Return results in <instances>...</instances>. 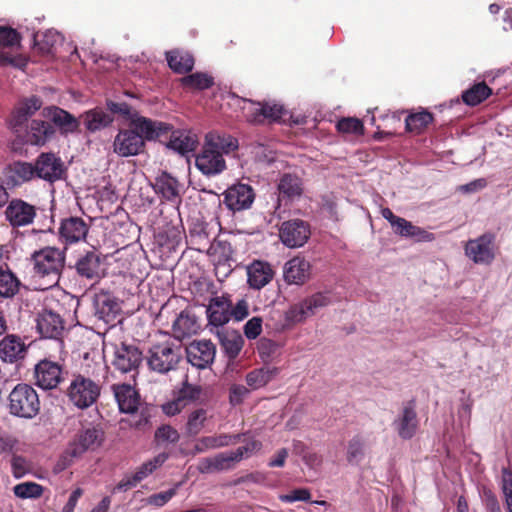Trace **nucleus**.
<instances>
[{
	"mask_svg": "<svg viewBox=\"0 0 512 512\" xmlns=\"http://www.w3.org/2000/svg\"><path fill=\"white\" fill-rule=\"evenodd\" d=\"M238 148V140L226 133L211 131L206 134L201 151L196 155L195 165L202 174L210 177L226 169L224 154Z\"/></svg>",
	"mask_w": 512,
	"mask_h": 512,
	"instance_id": "1",
	"label": "nucleus"
},
{
	"mask_svg": "<svg viewBox=\"0 0 512 512\" xmlns=\"http://www.w3.org/2000/svg\"><path fill=\"white\" fill-rule=\"evenodd\" d=\"M65 249L46 246L31 254L30 261L33 265L32 277L42 281V289L53 287L58 283L65 267Z\"/></svg>",
	"mask_w": 512,
	"mask_h": 512,
	"instance_id": "2",
	"label": "nucleus"
},
{
	"mask_svg": "<svg viewBox=\"0 0 512 512\" xmlns=\"http://www.w3.org/2000/svg\"><path fill=\"white\" fill-rule=\"evenodd\" d=\"M10 414L32 419L40 412L41 403L36 390L25 383L17 384L9 394Z\"/></svg>",
	"mask_w": 512,
	"mask_h": 512,
	"instance_id": "3",
	"label": "nucleus"
},
{
	"mask_svg": "<svg viewBox=\"0 0 512 512\" xmlns=\"http://www.w3.org/2000/svg\"><path fill=\"white\" fill-rule=\"evenodd\" d=\"M101 394V385L82 374H74L67 388L70 402L79 409H86L95 404Z\"/></svg>",
	"mask_w": 512,
	"mask_h": 512,
	"instance_id": "4",
	"label": "nucleus"
},
{
	"mask_svg": "<svg viewBox=\"0 0 512 512\" xmlns=\"http://www.w3.org/2000/svg\"><path fill=\"white\" fill-rule=\"evenodd\" d=\"M146 358L150 370L159 374H166L176 369L181 359V354L179 348L164 342L151 346Z\"/></svg>",
	"mask_w": 512,
	"mask_h": 512,
	"instance_id": "5",
	"label": "nucleus"
},
{
	"mask_svg": "<svg viewBox=\"0 0 512 512\" xmlns=\"http://www.w3.org/2000/svg\"><path fill=\"white\" fill-rule=\"evenodd\" d=\"M496 236L487 232L470 239L464 246L465 255L475 264L490 265L496 257Z\"/></svg>",
	"mask_w": 512,
	"mask_h": 512,
	"instance_id": "6",
	"label": "nucleus"
},
{
	"mask_svg": "<svg viewBox=\"0 0 512 512\" xmlns=\"http://www.w3.org/2000/svg\"><path fill=\"white\" fill-rule=\"evenodd\" d=\"M142 361V351L136 345L125 342L115 345L111 362L115 370L123 374L132 373V376L135 377Z\"/></svg>",
	"mask_w": 512,
	"mask_h": 512,
	"instance_id": "7",
	"label": "nucleus"
},
{
	"mask_svg": "<svg viewBox=\"0 0 512 512\" xmlns=\"http://www.w3.org/2000/svg\"><path fill=\"white\" fill-rule=\"evenodd\" d=\"M331 303L330 297L325 293H315L303 301L292 305L285 313L287 324L292 325L304 321L307 317L314 315L320 308Z\"/></svg>",
	"mask_w": 512,
	"mask_h": 512,
	"instance_id": "8",
	"label": "nucleus"
},
{
	"mask_svg": "<svg viewBox=\"0 0 512 512\" xmlns=\"http://www.w3.org/2000/svg\"><path fill=\"white\" fill-rule=\"evenodd\" d=\"M245 101L250 105L248 108L243 107L245 118L251 124H263L265 121L279 122L286 112L283 105L275 102Z\"/></svg>",
	"mask_w": 512,
	"mask_h": 512,
	"instance_id": "9",
	"label": "nucleus"
},
{
	"mask_svg": "<svg viewBox=\"0 0 512 512\" xmlns=\"http://www.w3.org/2000/svg\"><path fill=\"white\" fill-rule=\"evenodd\" d=\"M35 384L45 390L57 388L65 381L67 371L58 362L43 359L39 361L34 369Z\"/></svg>",
	"mask_w": 512,
	"mask_h": 512,
	"instance_id": "10",
	"label": "nucleus"
},
{
	"mask_svg": "<svg viewBox=\"0 0 512 512\" xmlns=\"http://www.w3.org/2000/svg\"><path fill=\"white\" fill-rule=\"evenodd\" d=\"M310 235V224L298 218L284 221L279 228V237L282 243L289 248L304 246Z\"/></svg>",
	"mask_w": 512,
	"mask_h": 512,
	"instance_id": "11",
	"label": "nucleus"
},
{
	"mask_svg": "<svg viewBox=\"0 0 512 512\" xmlns=\"http://www.w3.org/2000/svg\"><path fill=\"white\" fill-rule=\"evenodd\" d=\"M130 126L139 133L145 144L146 141H166L172 129V125L168 123L141 115H134Z\"/></svg>",
	"mask_w": 512,
	"mask_h": 512,
	"instance_id": "12",
	"label": "nucleus"
},
{
	"mask_svg": "<svg viewBox=\"0 0 512 512\" xmlns=\"http://www.w3.org/2000/svg\"><path fill=\"white\" fill-rule=\"evenodd\" d=\"M146 144L139 133L130 125L127 129H120L113 141V151L120 157H130L142 154Z\"/></svg>",
	"mask_w": 512,
	"mask_h": 512,
	"instance_id": "13",
	"label": "nucleus"
},
{
	"mask_svg": "<svg viewBox=\"0 0 512 512\" xmlns=\"http://www.w3.org/2000/svg\"><path fill=\"white\" fill-rule=\"evenodd\" d=\"M254 200V189L240 182L228 187L223 193V203L233 213L249 209Z\"/></svg>",
	"mask_w": 512,
	"mask_h": 512,
	"instance_id": "14",
	"label": "nucleus"
},
{
	"mask_svg": "<svg viewBox=\"0 0 512 512\" xmlns=\"http://www.w3.org/2000/svg\"><path fill=\"white\" fill-rule=\"evenodd\" d=\"M103 261L101 253L95 250L85 251L74 264L76 274L82 279L98 281L104 275Z\"/></svg>",
	"mask_w": 512,
	"mask_h": 512,
	"instance_id": "15",
	"label": "nucleus"
},
{
	"mask_svg": "<svg viewBox=\"0 0 512 512\" xmlns=\"http://www.w3.org/2000/svg\"><path fill=\"white\" fill-rule=\"evenodd\" d=\"M393 426L398 436L403 440H410L416 435L419 428V418L414 399L403 405L399 415L393 421Z\"/></svg>",
	"mask_w": 512,
	"mask_h": 512,
	"instance_id": "16",
	"label": "nucleus"
},
{
	"mask_svg": "<svg viewBox=\"0 0 512 512\" xmlns=\"http://www.w3.org/2000/svg\"><path fill=\"white\" fill-rule=\"evenodd\" d=\"M36 176L50 183L60 180L65 172L64 163L52 152H42L35 160Z\"/></svg>",
	"mask_w": 512,
	"mask_h": 512,
	"instance_id": "17",
	"label": "nucleus"
},
{
	"mask_svg": "<svg viewBox=\"0 0 512 512\" xmlns=\"http://www.w3.org/2000/svg\"><path fill=\"white\" fill-rule=\"evenodd\" d=\"M36 207L22 199L15 198L8 202L5 210L6 220L12 227H23L33 223Z\"/></svg>",
	"mask_w": 512,
	"mask_h": 512,
	"instance_id": "18",
	"label": "nucleus"
},
{
	"mask_svg": "<svg viewBox=\"0 0 512 512\" xmlns=\"http://www.w3.org/2000/svg\"><path fill=\"white\" fill-rule=\"evenodd\" d=\"M216 347L206 339L195 340L186 347L187 360L199 369H205L213 363Z\"/></svg>",
	"mask_w": 512,
	"mask_h": 512,
	"instance_id": "19",
	"label": "nucleus"
},
{
	"mask_svg": "<svg viewBox=\"0 0 512 512\" xmlns=\"http://www.w3.org/2000/svg\"><path fill=\"white\" fill-rule=\"evenodd\" d=\"M41 114L44 118L48 119L54 127H58L63 135L75 133L79 129L80 121L71 113L60 107H46Z\"/></svg>",
	"mask_w": 512,
	"mask_h": 512,
	"instance_id": "20",
	"label": "nucleus"
},
{
	"mask_svg": "<svg viewBox=\"0 0 512 512\" xmlns=\"http://www.w3.org/2000/svg\"><path fill=\"white\" fill-rule=\"evenodd\" d=\"M104 440V432L98 427H89L81 431L69 448L66 454L71 457H77L88 449L94 450L99 447Z\"/></svg>",
	"mask_w": 512,
	"mask_h": 512,
	"instance_id": "21",
	"label": "nucleus"
},
{
	"mask_svg": "<svg viewBox=\"0 0 512 512\" xmlns=\"http://www.w3.org/2000/svg\"><path fill=\"white\" fill-rule=\"evenodd\" d=\"M240 461V452H222L213 457H205L199 460L198 471L202 474L226 471L233 468L234 463Z\"/></svg>",
	"mask_w": 512,
	"mask_h": 512,
	"instance_id": "22",
	"label": "nucleus"
},
{
	"mask_svg": "<svg viewBox=\"0 0 512 512\" xmlns=\"http://www.w3.org/2000/svg\"><path fill=\"white\" fill-rule=\"evenodd\" d=\"M275 272L272 266L262 260H254L247 266V283L249 287L260 290L269 284L274 278Z\"/></svg>",
	"mask_w": 512,
	"mask_h": 512,
	"instance_id": "23",
	"label": "nucleus"
},
{
	"mask_svg": "<svg viewBox=\"0 0 512 512\" xmlns=\"http://www.w3.org/2000/svg\"><path fill=\"white\" fill-rule=\"evenodd\" d=\"M88 230L87 223L81 217L72 216L61 221L59 235L66 244H73L84 240Z\"/></svg>",
	"mask_w": 512,
	"mask_h": 512,
	"instance_id": "24",
	"label": "nucleus"
},
{
	"mask_svg": "<svg viewBox=\"0 0 512 512\" xmlns=\"http://www.w3.org/2000/svg\"><path fill=\"white\" fill-rule=\"evenodd\" d=\"M231 306L232 300L229 294L212 297L206 309L209 323L213 326H222L228 323Z\"/></svg>",
	"mask_w": 512,
	"mask_h": 512,
	"instance_id": "25",
	"label": "nucleus"
},
{
	"mask_svg": "<svg viewBox=\"0 0 512 512\" xmlns=\"http://www.w3.org/2000/svg\"><path fill=\"white\" fill-rule=\"evenodd\" d=\"M37 178L34 164L26 161H14L6 168L5 182L9 187H19Z\"/></svg>",
	"mask_w": 512,
	"mask_h": 512,
	"instance_id": "26",
	"label": "nucleus"
},
{
	"mask_svg": "<svg viewBox=\"0 0 512 512\" xmlns=\"http://www.w3.org/2000/svg\"><path fill=\"white\" fill-rule=\"evenodd\" d=\"M37 329L45 338L60 339L64 331V321L59 314L43 310L37 317Z\"/></svg>",
	"mask_w": 512,
	"mask_h": 512,
	"instance_id": "27",
	"label": "nucleus"
},
{
	"mask_svg": "<svg viewBox=\"0 0 512 512\" xmlns=\"http://www.w3.org/2000/svg\"><path fill=\"white\" fill-rule=\"evenodd\" d=\"M112 390L120 412L135 413L140 405V395L130 384H114Z\"/></svg>",
	"mask_w": 512,
	"mask_h": 512,
	"instance_id": "28",
	"label": "nucleus"
},
{
	"mask_svg": "<svg viewBox=\"0 0 512 512\" xmlns=\"http://www.w3.org/2000/svg\"><path fill=\"white\" fill-rule=\"evenodd\" d=\"M55 134L56 129L48 119H33L26 132V141L32 145L43 146L51 141Z\"/></svg>",
	"mask_w": 512,
	"mask_h": 512,
	"instance_id": "29",
	"label": "nucleus"
},
{
	"mask_svg": "<svg viewBox=\"0 0 512 512\" xmlns=\"http://www.w3.org/2000/svg\"><path fill=\"white\" fill-rule=\"evenodd\" d=\"M310 263L301 257H294L284 267V279L288 284L302 285L310 277Z\"/></svg>",
	"mask_w": 512,
	"mask_h": 512,
	"instance_id": "30",
	"label": "nucleus"
},
{
	"mask_svg": "<svg viewBox=\"0 0 512 512\" xmlns=\"http://www.w3.org/2000/svg\"><path fill=\"white\" fill-rule=\"evenodd\" d=\"M154 190L161 197L170 202L180 199V183L167 172H162L155 179Z\"/></svg>",
	"mask_w": 512,
	"mask_h": 512,
	"instance_id": "31",
	"label": "nucleus"
},
{
	"mask_svg": "<svg viewBox=\"0 0 512 512\" xmlns=\"http://www.w3.org/2000/svg\"><path fill=\"white\" fill-rule=\"evenodd\" d=\"M26 346L20 337L7 335L0 341V358L9 363L24 358Z\"/></svg>",
	"mask_w": 512,
	"mask_h": 512,
	"instance_id": "32",
	"label": "nucleus"
},
{
	"mask_svg": "<svg viewBox=\"0 0 512 512\" xmlns=\"http://www.w3.org/2000/svg\"><path fill=\"white\" fill-rule=\"evenodd\" d=\"M241 434L222 433L214 436H204L197 440L194 453H203L210 449L226 447L240 440Z\"/></svg>",
	"mask_w": 512,
	"mask_h": 512,
	"instance_id": "33",
	"label": "nucleus"
},
{
	"mask_svg": "<svg viewBox=\"0 0 512 512\" xmlns=\"http://www.w3.org/2000/svg\"><path fill=\"white\" fill-rule=\"evenodd\" d=\"M20 281L4 261L0 248V297L11 298L19 291Z\"/></svg>",
	"mask_w": 512,
	"mask_h": 512,
	"instance_id": "34",
	"label": "nucleus"
},
{
	"mask_svg": "<svg viewBox=\"0 0 512 512\" xmlns=\"http://www.w3.org/2000/svg\"><path fill=\"white\" fill-rule=\"evenodd\" d=\"M174 334L178 338H184L197 333L200 329V324L194 313L190 310H183L175 319L172 325Z\"/></svg>",
	"mask_w": 512,
	"mask_h": 512,
	"instance_id": "35",
	"label": "nucleus"
},
{
	"mask_svg": "<svg viewBox=\"0 0 512 512\" xmlns=\"http://www.w3.org/2000/svg\"><path fill=\"white\" fill-rule=\"evenodd\" d=\"M80 118L83 120L85 128L91 133L106 128L113 122V117L102 108L86 111Z\"/></svg>",
	"mask_w": 512,
	"mask_h": 512,
	"instance_id": "36",
	"label": "nucleus"
},
{
	"mask_svg": "<svg viewBox=\"0 0 512 512\" xmlns=\"http://www.w3.org/2000/svg\"><path fill=\"white\" fill-rule=\"evenodd\" d=\"M208 420V410L198 407L191 410L187 414L186 423L184 425V434L189 438L199 435L206 426Z\"/></svg>",
	"mask_w": 512,
	"mask_h": 512,
	"instance_id": "37",
	"label": "nucleus"
},
{
	"mask_svg": "<svg viewBox=\"0 0 512 512\" xmlns=\"http://www.w3.org/2000/svg\"><path fill=\"white\" fill-rule=\"evenodd\" d=\"M167 140V146L182 155L193 151L197 143L195 136L183 130L174 131L173 128Z\"/></svg>",
	"mask_w": 512,
	"mask_h": 512,
	"instance_id": "38",
	"label": "nucleus"
},
{
	"mask_svg": "<svg viewBox=\"0 0 512 512\" xmlns=\"http://www.w3.org/2000/svg\"><path fill=\"white\" fill-rule=\"evenodd\" d=\"M166 60L169 67L178 74L189 73L194 67L193 56L182 50L175 49L167 52Z\"/></svg>",
	"mask_w": 512,
	"mask_h": 512,
	"instance_id": "39",
	"label": "nucleus"
},
{
	"mask_svg": "<svg viewBox=\"0 0 512 512\" xmlns=\"http://www.w3.org/2000/svg\"><path fill=\"white\" fill-rule=\"evenodd\" d=\"M492 95V89L484 82L473 84L470 88L462 92V100L468 106H477Z\"/></svg>",
	"mask_w": 512,
	"mask_h": 512,
	"instance_id": "40",
	"label": "nucleus"
},
{
	"mask_svg": "<svg viewBox=\"0 0 512 512\" xmlns=\"http://www.w3.org/2000/svg\"><path fill=\"white\" fill-rule=\"evenodd\" d=\"M278 374V368L261 367L253 369L246 375V383L252 390L267 385Z\"/></svg>",
	"mask_w": 512,
	"mask_h": 512,
	"instance_id": "41",
	"label": "nucleus"
},
{
	"mask_svg": "<svg viewBox=\"0 0 512 512\" xmlns=\"http://www.w3.org/2000/svg\"><path fill=\"white\" fill-rule=\"evenodd\" d=\"M278 190L283 197H299L303 192L302 181L298 176L286 173L280 178Z\"/></svg>",
	"mask_w": 512,
	"mask_h": 512,
	"instance_id": "42",
	"label": "nucleus"
},
{
	"mask_svg": "<svg viewBox=\"0 0 512 512\" xmlns=\"http://www.w3.org/2000/svg\"><path fill=\"white\" fill-rule=\"evenodd\" d=\"M180 83L184 89L202 91L211 88L214 79L207 73L196 72L182 77Z\"/></svg>",
	"mask_w": 512,
	"mask_h": 512,
	"instance_id": "43",
	"label": "nucleus"
},
{
	"mask_svg": "<svg viewBox=\"0 0 512 512\" xmlns=\"http://www.w3.org/2000/svg\"><path fill=\"white\" fill-rule=\"evenodd\" d=\"M397 235L404 238H411L416 242H432L435 240V235L419 226L414 225L412 222L405 220Z\"/></svg>",
	"mask_w": 512,
	"mask_h": 512,
	"instance_id": "44",
	"label": "nucleus"
},
{
	"mask_svg": "<svg viewBox=\"0 0 512 512\" xmlns=\"http://www.w3.org/2000/svg\"><path fill=\"white\" fill-rule=\"evenodd\" d=\"M433 119V114L428 111L413 113L407 116L405 128L408 132L420 134L432 123Z\"/></svg>",
	"mask_w": 512,
	"mask_h": 512,
	"instance_id": "45",
	"label": "nucleus"
},
{
	"mask_svg": "<svg viewBox=\"0 0 512 512\" xmlns=\"http://www.w3.org/2000/svg\"><path fill=\"white\" fill-rule=\"evenodd\" d=\"M365 455V440L357 434L354 435L347 444L346 459L350 464L358 463Z\"/></svg>",
	"mask_w": 512,
	"mask_h": 512,
	"instance_id": "46",
	"label": "nucleus"
},
{
	"mask_svg": "<svg viewBox=\"0 0 512 512\" xmlns=\"http://www.w3.org/2000/svg\"><path fill=\"white\" fill-rule=\"evenodd\" d=\"M169 458L168 453H160L154 458L144 462L136 471V480H144L151 475L157 468L161 467Z\"/></svg>",
	"mask_w": 512,
	"mask_h": 512,
	"instance_id": "47",
	"label": "nucleus"
},
{
	"mask_svg": "<svg viewBox=\"0 0 512 512\" xmlns=\"http://www.w3.org/2000/svg\"><path fill=\"white\" fill-rule=\"evenodd\" d=\"M35 47L42 55H50L53 53L54 47L59 40L57 32L48 30L42 35H35Z\"/></svg>",
	"mask_w": 512,
	"mask_h": 512,
	"instance_id": "48",
	"label": "nucleus"
},
{
	"mask_svg": "<svg viewBox=\"0 0 512 512\" xmlns=\"http://www.w3.org/2000/svg\"><path fill=\"white\" fill-rule=\"evenodd\" d=\"M243 344L242 336L236 333L226 334L221 338V346L230 359L239 355Z\"/></svg>",
	"mask_w": 512,
	"mask_h": 512,
	"instance_id": "49",
	"label": "nucleus"
},
{
	"mask_svg": "<svg viewBox=\"0 0 512 512\" xmlns=\"http://www.w3.org/2000/svg\"><path fill=\"white\" fill-rule=\"evenodd\" d=\"M43 491V486L35 482L20 483L13 488L15 496L21 499L40 498L43 494Z\"/></svg>",
	"mask_w": 512,
	"mask_h": 512,
	"instance_id": "50",
	"label": "nucleus"
},
{
	"mask_svg": "<svg viewBox=\"0 0 512 512\" xmlns=\"http://www.w3.org/2000/svg\"><path fill=\"white\" fill-rule=\"evenodd\" d=\"M202 395V387L200 385L190 384L185 381L177 393V397L186 407L190 403L197 402Z\"/></svg>",
	"mask_w": 512,
	"mask_h": 512,
	"instance_id": "51",
	"label": "nucleus"
},
{
	"mask_svg": "<svg viewBox=\"0 0 512 512\" xmlns=\"http://www.w3.org/2000/svg\"><path fill=\"white\" fill-rule=\"evenodd\" d=\"M118 312V304L108 298L96 302V315L105 322L113 321Z\"/></svg>",
	"mask_w": 512,
	"mask_h": 512,
	"instance_id": "52",
	"label": "nucleus"
},
{
	"mask_svg": "<svg viewBox=\"0 0 512 512\" xmlns=\"http://www.w3.org/2000/svg\"><path fill=\"white\" fill-rule=\"evenodd\" d=\"M501 491L507 512H512V470L503 468L501 471Z\"/></svg>",
	"mask_w": 512,
	"mask_h": 512,
	"instance_id": "53",
	"label": "nucleus"
},
{
	"mask_svg": "<svg viewBox=\"0 0 512 512\" xmlns=\"http://www.w3.org/2000/svg\"><path fill=\"white\" fill-rule=\"evenodd\" d=\"M336 128L341 133L362 135L364 133V126L358 118L347 117L342 118L337 122Z\"/></svg>",
	"mask_w": 512,
	"mask_h": 512,
	"instance_id": "54",
	"label": "nucleus"
},
{
	"mask_svg": "<svg viewBox=\"0 0 512 512\" xmlns=\"http://www.w3.org/2000/svg\"><path fill=\"white\" fill-rule=\"evenodd\" d=\"M21 39L22 37L16 29L7 26H0V46H20Z\"/></svg>",
	"mask_w": 512,
	"mask_h": 512,
	"instance_id": "55",
	"label": "nucleus"
},
{
	"mask_svg": "<svg viewBox=\"0 0 512 512\" xmlns=\"http://www.w3.org/2000/svg\"><path fill=\"white\" fill-rule=\"evenodd\" d=\"M179 432L170 425H162L155 431V440L175 444L179 441Z\"/></svg>",
	"mask_w": 512,
	"mask_h": 512,
	"instance_id": "56",
	"label": "nucleus"
},
{
	"mask_svg": "<svg viewBox=\"0 0 512 512\" xmlns=\"http://www.w3.org/2000/svg\"><path fill=\"white\" fill-rule=\"evenodd\" d=\"M481 498L486 512H502L499 500L490 488H482Z\"/></svg>",
	"mask_w": 512,
	"mask_h": 512,
	"instance_id": "57",
	"label": "nucleus"
},
{
	"mask_svg": "<svg viewBox=\"0 0 512 512\" xmlns=\"http://www.w3.org/2000/svg\"><path fill=\"white\" fill-rule=\"evenodd\" d=\"M42 100L40 97L32 95L28 98L21 100L17 107L25 113L27 117H31L42 107Z\"/></svg>",
	"mask_w": 512,
	"mask_h": 512,
	"instance_id": "58",
	"label": "nucleus"
},
{
	"mask_svg": "<svg viewBox=\"0 0 512 512\" xmlns=\"http://www.w3.org/2000/svg\"><path fill=\"white\" fill-rule=\"evenodd\" d=\"M249 394L250 390L246 386L233 384L229 388V403L234 407L241 405Z\"/></svg>",
	"mask_w": 512,
	"mask_h": 512,
	"instance_id": "59",
	"label": "nucleus"
},
{
	"mask_svg": "<svg viewBox=\"0 0 512 512\" xmlns=\"http://www.w3.org/2000/svg\"><path fill=\"white\" fill-rule=\"evenodd\" d=\"M107 106L112 113L120 114L124 118L128 119L130 121L129 125L132 124V118L134 115H139L137 111L133 110L132 107L125 102L119 103L110 101L108 102Z\"/></svg>",
	"mask_w": 512,
	"mask_h": 512,
	"instance_id": "60",
	"label": "nucleus"
},
{
	"mask_svg": "<svg viewBox=\"0 0 512 512\" xmlns=\"http://www.w3.org/2000/svg\"><path fill=\"white\" fill-rule=\"evenodd\" d=\"M281 502L293 503L295 501H310L311 493L307 488L294 489L289 494H282L279 496Z\"/></svg>",
	"mask_w": 512,
	"mask_h": 512,
	"instance_id": "61",
	"label": "nucleus"
},
{
	"mask_svg": "<svg viewBox=\"0 0 512 512\" xmlns=\"http://www.w3.org/2000/svg\"><path fill=\"white\" fill-rule=\"evenodd\" d=\"M262 332V319L253 317L244 325V335L248 339H256Z\"/></svg>",
	"mask_w": 512,
	"mask_h": 512,
	"instance_id": "62",
	"label": "nucleus"
},
{
	"mask_svg": "<svg viewBox=\"0 0 512 512\" xmlns=\"http://www.w3.org/2000/svg\"><path fill=\"white\" fill-rule=\"evenodd\" d=\"M28 119L29 117L16 106L11 113L9 123L11 128L18 133L26 126Z\"/></svg>",
	"mask_w": 512,
	"mask_h": 512,
	"instance_id": "63",
	"label": "nucleus"
},
{
	"mask_svg": "<svg viewBox=\"0 0 512 512\" xmlns=\"http://www.w3.org/2000/svg\"><path fill=\"white\" fill-rule=\"evenodd\" d=\"M249 314V306L245 299L239 300L235 306L229 310V320L233 317L237 321L245 319Z\"/></svg>",
	"mask_w": 512,
	"mask_h": 512,
	"instance_id": "64",
	"label": "nucleus"
}]
</instances>
